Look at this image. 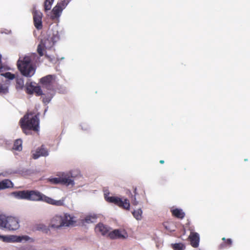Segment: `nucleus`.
<instances>
[{"instance_id":"f257e3e1","label":"nucleus","mask_w":250,"mask_h":250,"mask_svg":"<svg viewBox=\"0 0 250 250\" xmlns=\"http://www.w3.org/2000/svg\"><path fill=\"white\" fill-rule=\"evenodd\" d=\"M23 131L26 134L30 130L38 132L39 129V119L37 116L31 112H28L20 121Z\"/></svg>"},{"instance_id":"f03ea898","label":"nucleus","mask_w":250,"mask_h":250,"mask_svg":"<svg viewBox=\"0 0 250 250\" xmlns=\"http://www.w3.org/2000/svg\"><path fill=\"white\" fill-rule=\"evenodd\" d=\"M72 217L67 214L56 215L52 217L49 223V227L54 229H61L64 227H69L73 224Z\"/></svg>"},{"instance_id":"7ed1b4c3","label":"nucleus","mask_w":250,"mask_h":250,"mask_svg":"<svg viewBox=\"0 0 250 250\" xmlns=\"http://www.w3.org/2000/svg\"><path fill=\"white\" fill-rule=\"evenodd\" d=\"M17 66L22 75L31 77L35 73L36 68L31 63V59L28 56L20 57L17 62Z\"/></svg>"},{"instance_id":"20e7f679","label":"nucleus","mask_w":250,"mask_h":250,"mask_svg":"<svg viewBox=\"0 0 250 250\" xmlns=\"http://www.w3.org/2000/svg\"><path fill=\"white\" fill-rule=\"evenodd\" d=\"M12 194L18 199L33 201L44 202V197H46V195L37 190L17 191L12 192Z\"/></svg>"},{"instance_id":"39448f33","label":"nucleus","mask_w":250,"mask_h":250,"mask_svg":"<svg viewBox=\"0 0 250 250\" xmlns=\"http://www.w3.org/2000/svg\"><path fill=\"white\" fill-rule=\"evenodd\" d=\"M48 181L51 184H60L66 187L70 185L73 187L75 184L72 177L65 173H62L61 176H59L58 177L49 178Z\"/></svg>"},{"instance_id":"423d86ee","label":"nucleus","mask_w":250,"mask_h":250,"mask_svg":"<svg viewBox=\"0 0 250 250\" xmlns=\"http://www.w3.org/2000/svg\"><path fill=\"white\" fill-rule=\"evenodd\" d=\"M59 39V36L57 32L55 33H53L52 35L50 34L47 39L42 41L38 47V52L41 56H42V49L43 48H50L53 46L54 43L56 42Z\"/></svg>"},{"instance_id":"0eeeda50","label":"nucleus","mask_w":250,"mask_h":250,"mask_svg":"<svg viewBox=\"0 0 250 250\" xmlns=\"http://www.w3.org/2000/svg\"><path fill=\"white\" fill-rule=\"evenodd\" d=\"M104 198L105 200L108 202L113 203L123 209L129 210L130 208L129 201L127 199H125L124 200H123L119 197L108 196L106 194H104Z\"/></svg>"},{"instance_id":"6e6552de","label":"nucleus","mask_w":250,"mask_h":250,"mask_svg":"<svg viewBox=\"0 0 250 250\" xmlns=\"http://www.w3.org/2000/svg\"><path fill=\"white\" fill-rule=\"evenodd\" d=\"M127 237V233L123 229H116L108 233V237L111 239H125Z\"/></svg>"},{"instance_id":"1a4fd4ad","label":"nucleus","mask_w":250,"mask_h":250,"mask_svg":"<svg viewBox=\"0 0 250 250\" xmlns=\"http://www.w3.org/2000/svg\"><path fill=\"white\" fill-rule=\"evenodd\" d=\"M134 200L133 204L138 205L142 200L145 198V192L144 189L141 187H136L134 188Z\"/></svg>"},{"instance_id":"9d476101","label":"nucleus","mask_w":250,"mask_h":250,"mask_svg":"<svg viewBox=\"0 0 250 250\" xmlns=\"http://www.w3.org/2000/svg\"><path fill=\"white\" fill-rule=\"evenodd\" d=\"M19 227V222L16 218L11 216L6 217L5 229L10 230H14L18 229Z\"/></svg>"},{"instance_id":"9b49d317","label":"nucleus","mask_w":250,"mask_h":250,"mask_svg":"<svg viewBox=\"0 0 250 250\" xmlns=\"http://www.w3.org/2000/svg\"><path fill=\"white\" fill-rule=\"evenodd\" d=\"M26 91L28 94H33L35 93L38 96L42 94V91L40 86L35 85V83H32L27 84Z\"/></svg>"},{"instance_id":"f8f14e48","label":"nucleus","mask_w":250,"mask_h":250,"mask_svg":"<svg viewBox=\"0 0 250 250\" xmlns=\"http://www.w3.org/2000/svg\"><path fill=\"white\" fill-rule=\"evenodd\" d=\"M34 15V24L36 28L38 29H40L42 27V13L37 10L34 9L33 12Z\"/></svg>"},{"instance_id":"ddd939ff","label":"nucleus","mask_w":250,"mask_h":250,"mask_svg":"<svg viewBox=\"0 0 250 250\" xmlns=\"http://www.w3.org/2000/svg\"><path fill=\"white\" fill-rule=\"evenodd\" d=\"M50 228H51L49 225L47 226L43 223H38L33 226V229L34 231H39L44 234H49L51 232Z\"/></svg>"},{"instance_id":"4468645a","label":"nucleus","mask_w":250,"mask_h":250,"mask_svg":"<svg viewBox=\"0 0 250 250\" xmlns=\"http://www.w3.org/2000/svg\"><path fill=\"white\" fill-rule=\"evenodd\" d=\"M190 245L193 248H197L199 246L200 241L199 235L197 232H190L188 236Z\"/></svg>"},{"instance_id":"2eb2a0df","label":"nucleus","mask_w":250,"mask_h":250,"mask_svg":"<svg viewBox=\"0 0 250 250\" xmlns=\"http://www.w3.org/2000/svg\"><path fill=\"white\" fill-rule=\"evenodd\" d=\"M48 155L47 150L43 147L38 148L33 152L32 157L34 159L39 158L40 156H47Z\"/></svg>"},{"instance_id":"dca6fc26","label":"nucleus","mask_w":250,"mask_h":250,"mask_svg":"<svg viewBox=\"0 0 250 250\" xmlns=\"http://www.w3.org/2000/svg\"><path fill=\"white\" fill-rule=\"evenodd\" d=\"M95 229L96 232L100 233L103 236L107 235L108 237L109 229L106 226L102 223H99L96 226Z\"/></svg>"},{"instance_id":"f3484780","label":"nucleus","mask_w":250,"mask_h":250,"mask_svg":"<svg viewBox=\"0 0 250 250\" xmlns=\"http://www.w3.org/2000/svg\"><path fill=\"white\" fill-rule=\"evenodd\" d=\"M0 239L3 242H21L22 238L20 236H2L0 235Z\"/></svg>"},{"instance_id":"a211bd4d","label":"nucleus","mask_w":250,"mask_h":250,"mask_svg":"<svg viewBox=\"0 0 250 250\" xmlns=\"http://www.w3.org/2000/svg\"><path fill=\"white\" fill-rule=\"evenodd\" d=\"M64 199L59 200H55L50 197L46 196L44 197V202H46L50 205H55L57 206H62L64 205Z\"/></svg>"},{"instance_id":"6ab92c4d","label":"nucleus","mask_w":250,"mask_h":250,"mask_svg":"<svg viewBox=\"0 0 250 250\" xmlns=\"http://www.w3.org/2000/svg\"><path fill=\"white\" fill-rule=\"evenodd\" d=\"M67 4V3H65V1H64L62 4V6L57 5L54 7L53 9V12L55 18H58L60 17L63 9L66 6Z\"/></svg>"},{"instance_id":"aec40b11","label":"nucleus","mask_w":250,"mask_h":250,"mask_svg":"<svg viewBox=\"0 0 250 250\" xmlns=\"http://www.w3.org/2000/svg\"><path fill=\"white\" fill-rule=\"evenodd\" d=\"M13 183L9 179H4L0 181V190L13 187Z\"/></svg>"},{"instance_id":"412c9836","label":"nucleus","mask_w":250,"mask_h":250,"mask_svg":"<svg viewBox=\"0 0 250 250\" xmlns=\"http://www.w3.org/2000/svg\"><path fill=\"white\" fill-rule=\"evenodd\" d=\"M171 211L173 216L179 219H182L185 216V213L181 209L175 208L171 210Z\"/></svg>"},{"instance_id":"4be33fe9","label":"nucleus","mask_w":250,"mask_h":250,"mask_svg":"<svg viewBox=\"0 0 250 250\" xmlns=\"http://www.w3.org/2000/svg\"><path fill=\"white\" fill-rule=\"evenodd\" d=\"M222 239L223 241V242L219 245V249H223L227 247H230L231 246L232 240L231 239L229 238L226 239L225 237H223Z\"/></svg>"},{"instance_id":"5701e85b","label":"nucleus","mask_w":250,"mask_h":250,"mask_svg":"<svg viewBox=\"0 0 250 250\" xmlns=\"http://www.w3.org/2000/svg\"><path fill=\"white\" fill-rule=\"evenodd\" d=\"M22 143L21 140H16L14 144L13 149L17 151H21L22 149Z\"/></svg>"},{"instance_id":"b1692460","label":"nucleus","mask_w":250,"mask_h":250,"mask_svg":"<svg viewBox=\"0 0 250 250\" xmlns=\"http://www.w3.org/2000/svg\"><path fill=\"white\" fill-rule=\"evenodd\" d=\"M163 226L167 230L169 231H174V225L172 222H166L163 223Z\"/></svg>"},{"instance_id":"393cba45","label":"nucleus","mask_w":250,"mask_h":250,"mask_svg":"<svg viewBox=\"0 0 250 250\" xmlns=\"http://www.w3.org/2000/svg\"><path fill=\"white\" fill-rule=\"evenodd\" d=\"M171 247L174 250H184L186 248L185 245L181 243L172 244Z\"/></svg>"},{"instance_id":"a878e982","label":"nucleus","mask_w":250,"mask_h":250,"mask_svg":"<svg viewBox=\"0 0 250 250\" xmlns=\"http://www.w3.org/2000/svg\"><path fill=\"white\" fill-rule=\"evenodd\" d=\"M133 216L137 220H140L142 219V211L141 209H138L132 212Z\"/></svg>"},{"instance_id":"bb28decb","label":"nucleus","mask_w":250,"mask_h":250,"mask_svg":"<svg viewBox=\"0 0 250 250\" xmlns=\"http://www.w3.org/2000/svg\"><path fill=\"white\" fill-rule=\"evenodd\" d=\"M8 92V87L6 84L0 83V95H3Z\"/></svg>"},{"instance_id":"cd10ccee","label":"nucleus","mask_w":250,"mask_h":250,"mask_svg":"<svg viewBox=\"0 0 250 250\" xmlns=\"http://www.w3.org/2000/svg\"><path fill=\"white\" fill-rule=\"evenodd\" d=\"M52 80V77L50 75L47 76L41 79V83L44 84L50 83Z\"/></svg>"},{"instance_id":"c85d7f7f","label":"nucleus","mask_w":250,"mask_h":250,"mask_svg":"<svg viewBox=\"0 0 250 250\" xmlns=\"http://www.w3.org/2000/svg\"><path fill=\"white\" fill-rule=\"evenodd\" d=\"M6 217L2 215H0V227L6 228Z\"/></svg>"},{"instance_id":"c756f323","label":"nucleus","mask_w":250,"mask_h":250,"mask_svg":"<svg viewBox=\"0 0 250 250\" xmlns=\"http://www.w3.org/2000/svg\"><path fill=\"white\" fill-rule=\"evenodd\" d=\"M1 76H4L5 78L9 80H13L15 78V75L10 72H6L5 73H1Z\"/></svg>"},{"instance_id":"7c9ffc66","label":"nucleus","mask_w":250,"mask_h":250,"mask_svg":"<svg viewBox=\"0 0 250 250\" xmlns=\"http://www.w3.org/2000/svg\"><path fill=\"white\" fill-rule=\"evenodd\" d=\"M54 0H45V3H44V7H45V10H48L50 9L51 7V4L52 2H53Z\"/></svg>"},{"instance_id":"2f4dec72","label":"nucleus","mask_w":250,"mask_h":250,"mask_svg":"<svg viewBox=\"0 0 250 250\" xmlns=\"http://www.w3.org/2000/svg\"><path fill=\"white\" fill-rule=\"evenodd\" d=\"M53 93H51L49 94V95H48L47 96H45L44 97H43V102L45 104L49 103L53 97Z\"/></svg>"},{"instance_id":"473e14b6","label":"nucleus","mask_w":250,"mask_h":250,"mask_svg":"<svg viewBox=\"0 0 250 250\" xmlns=\"http://www.w3.org/2000/svg\"><path fill=\"white\" fill-rule=\"evenodd\" d=\"M92 219H94V217L92 216H87L85 218L84 221L87 223H92L93 221L92 220Z\"/></svg>"},{"instance_id":"72a5a7b5","label":"nucleus","mask_w":250,"mask_h":250,"mask_svg":"<svg viewBox=\"0 0 250 250\" xmlns=\"http://www.w3.org/2000/svg\"><path fill=\"white\" fill-rule=\"evenodd\" d=\"M2 67V63H1V55L0 54V69Z\"/></svg>"},{"instance_id":"f704fd0d","label":"nucleus","mask_w":250,"mask_h":250,"mask_svg":"<svg viewBox=\"0 0 250 250\" xmlns=\"http://www.w3.org/2000/svg\"><path fill=\"white\" fill-rule=\"evenodd\" d=\"M18 83H19V84H23V81H21V82H18Z\"/></svg>"},{"instance_id":"c9c22d12","label":"nucleus","mask_w":250,"mask_h":250,"mask_svg":"<svg viewBox=\"0 0 250 250\" xmlns=\"http://www.w3.org/2000/svg\"><path fill=\"white\" fill-rule=\"evenodd\" d=\"M160 163H161V164H164V160H160Z\"/></svg>"},{"instance_id":"e433bc0d","label":"nucleus","mask_w":250,"mask_h":250,"mask_svg":"<svg viewBox=\"0 0 250 250\" xmlns=\"http://www.w3.org/2000/svg\"><path fill=\"white\" fill-rule=\"evenodd\" d=\"M245 161H247V159H245Z\"/></svg>"}]
</instances>
